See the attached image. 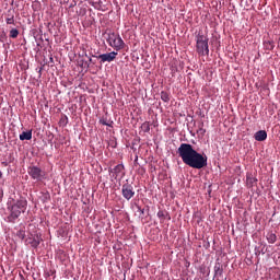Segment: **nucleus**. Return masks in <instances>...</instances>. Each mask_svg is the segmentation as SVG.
<instances>
[{
    "mask_svg": "<svg viewBox=\"0 0 280 280\" xmlns=\"http://www.w3.org/2000/svg\"><path fill=\"white\" fill-rule=\"evenodd\" d=\"M267 241L269 244H275V242H277V234L272 233V232H268L267 233Z\"/></svg>",
    "mask_w": 280,
    "mask_h": 280,
    "instance_id": "nucleus-14",
    "label": "nucleus"
},
{
    "mask_svg": "<svg viewBox=\"0 0 280 280\" xmlns=\"http://www.w3.org/2000/svg\"><path fill=\"white\" fill-rule=\"evenodd\" d=\"M19 237H21V240L25 238V232L24 231H20L19 232Z\"/></svg>",
    "mask_w": 280,
    "mask_h": 280,
    "instance_id": "nucleus-20",
    "label": "nucleus"
},
{
    "mask_svg": "<svg viewBox=\"0 0 280 280\" xmlns=\"http://www.w3.org/2000/svg\"><path fill=\"white\" fill-rule=\"evenodd\" d=\"M10 38H19V30H16V28H12L11 31H10Z\"/></svg>",
    "mask_w": 280,
    "mask_h": 280,
    "instance_id": "nucleus-16",
    "label": "nucleus"
},
{
    "mask_svg": "<svg viewBox=\"0 0 280 280\" xmlns=\"http://www.w3.org/2000/svg\"><path fill=\"white\" fill-rule=\"evenodd\" d=\"M197 51L201 56H209V38L205 35H199L197 37Z\"/></svg>",
    "mask_w": 280,
    "mask_h": 280,
    "instance_id": "nucleus-4",
    "label": "nucleus"
},
{
    "mask_svg": "<svg viewBox=\"0 0 280 280\" xmlns=\"http://www.w3.org/2000/svg\"><path fill=\"white\" fill-rule=\"evenodd\" d=\"M118 52L112 51L96 56L97 60H101V65L104 62H113L117 58Z\"/></svg>",
    "mask_w": 280,
    "mask_h": 280,
    "instance_id": "nucleus-7",
    "label": "nucleus"
},
{
    "mask_svg": "<svg viewBox=\"0 0 280 280\" xmlns=\"http://www.w3.org/2000/svg\"><path fill=\"white\" fill-rule=\"evenodd\" d=\"M255 141H266L268 139V132L266 130H259L254 135Z\"/></svg>",
    "mask_w": 280,
    "mask_h": 280,
    "instance_id": "nucleus-9",
    "label": "nucleus"
},
{
    "mask_svg": "<svg viewBox=\"0 0 280 280\" xmlns=\"http://www.w3.org/2000/svg\"><path fill=\"white\" fill-rule=\"evenodd\" d=\"M105 36L109 47H113L116 51H121L126 47V43H124V39L118 34L105 33Z\"/></svg>",
    "mask_w": 280,
    "mask_h": 280,
    "instance_id": "nucleus-3",
    "label": "nucleus"
},
{
    "mask_svg": "<svg viewBox=\"0 0 280 280\" xmlns=\"http://www.w3.org/2000/svg\"><path fill=\"white\" fill-rule=\"evenodd\" d=\"M31 139H32V130L23 131L20 135V141H31Z\"/></svg>",
    "mask_w": 280,
    "mask_h": 280,
    "instance_id": "nucleus-10",
    "label": "nucleus"
},
{
    "mask_svg": "<svg viewBox=\"0 0 280 280\" xmlns=\"http://www.w3.org/2000/svg\"><path fill=\"white\" fill-rule=\"evenodd\" d=\"M268 45H269L268 49H275V45H272L271 42H268Z\"/></svg>",
    "mask_w": 280,
    "mask_h": 280,
    "instance_id": "nucleus-21",
    "label": "nucleus"
},
{
    "mask_svg": "<svg viewBox=\"0 0 280 280\" xmlns=\"http://www.w3.org/2000/svg\"><path fill=\"white\" fill-rule=\"evenodd\" d=\"M2 176H3V173L0 172V178H2Z\"/></svg>",
    "mask_w": 280,
    "mask_h": 280,
    "instance_id": "nucleus-23",
    "label": "nucleus"
},
{
    "mask_svg": "<svg viewBox=\"0 0 280 280\" xmlns=\"http://www.w3.org/2000/svg\"><path fill=\"white\" fill-rule=\"evenodd\" d=\"M223 272H224V269H222V265L220 262H217L214 265V275H215V277H222Z\"/></svg>",
    "mask_w": 280,
    "mask_h": 280,
    "instance_id": "nucleus-12",
    "label": "nucleus"
},
{
    "mask_svg": "<svg viewBox=\"0 0 280 280\" xmlns=\"http://www.w3.org/2000/svg\"><path fill=\"white\" fill-rule=\"evenodd\" d=\"M142 132H150V122H144L142 125Z\"/></svg>",
    "mask_w": 280,
    "mask_h": 280,
    "instance_id": "nucleus-19",
    "label": "nucleus"
},
{
    "mask_svg": "<svg viewBox=\"0 0 280 280\" xmlns=\"http://www.w3.org/2000/svg\"><path fill=\"white\" fill-rule=\"evenodd\" d=\"M177 154L182 158L183 163L192 170L207 167V155L198 153L189 143H182L177 149Z\"/></svg>",
    "mask_w": 280,
    "mask_h": 280,
    "instance_id": "nucleus-1",
    "label": "nucleus"
},
{
    "mask_svg": "<svg viewBox=\"0 0 280 280\" xmlns=\"http://www.w3.org/2000/svg\"><path fill=\"white\" fill-rule=\"evenodd\" d=\"M28 240H30L28 244H31L33 248H38V246H40V237L34 236L33 238H28Z\"/></svg>",
    "mask_w": 280,
    "mask_h": 280,
    "instance_id": "nucleus-11",
    "label": "nucleus"
},
{
    "mask_svg": "<svg viewBox=\"0 0 280 280\" xmlns=\"http://www.w3.org/2000/svg\"><path fill=\"white\" fill-rule=\"evenodd\" d=\"M92 61H93V59L90 58V62H92Z\"/></svg>",
    "mask_w": 280,
    "mask_h": 280,
    "instance_id": "nucleus-24",
    "label": "nucleus"
},
{
    "mask_svg": "<svg viewBox=\"0 0 280 280\" xmlns=\"http://www.w3.org/2000/svg\"><path fill=\"white\" fill-rule=\"evenodd\" d=\"M138 211H140L141 215H143V213H145V210L141 209V207H138Z\"/></svg>",
    "mask_w": 280,
    "mask_h": 280,
    "instance_id": "nucleus-22",
    "label": "nucleus"
},
{
    "mask_svg": "<svg viewBox=\"0 0 280 280\" xmlns=\"http://www.w3.org/2000/svg\"><path fill=\"white\" fill-rule=\"evenodd\" d=\"M112 174L115 178L120 176V178H124L126 176V173H124V164H118L112 170Z\"/></svg>",
    "mask_w": 280,
    "mask_h": 280,
    "instance_id": "nucleus-8",
    "label": "nucleus"
},
{
    "mask_svg": "<svg viewBox=\"0 0 280 280\" xmlns=\"http://www.w3.org/2000/svg\"><path fill=\"white\" fill-rule=\"evenodd\" d=\"M158 218H159L160 220H167V218H168V220H171L170 213H168L167 211H165V210H160V211L158 212Z\"/></svg>",
    "mask_w": 280,
    "mask_h": 280,
    "instance_id": "nucleus-13",
    "label": "nucleus"
},
{
    "mask_svg": "<svg viewBox=\"0 0 280 280\" xmlns=\"http://www.w3.org/2000/svg\"><path fill=\"white\" fill-rule=\"evenodd\" d=\"M25 209H27V200L20 199L11 207V213L8 217V221L14 224L19 218H21V213H25Z\"/></svg>",
    "mask_w": 280,
    "mask_h": 280,
    "instance_id": "nucleus-2",
    "label": "nucleus"
},
{
    "mask_svg": "<svg viewBox=\"0 0 280 280\" xmlns=\"http://www.w3.org/2000/svg\"><path fill=\"white\" fill-rule=\"evenodd\" d=\"M197 132H199V135L205 136V133L207 132V130L205 129V122H200Z\"/></svg>",
    "mask_w": 280,
    "mask_h": 280,
    "instance_id": "nucleus-17",
    "label": "nucleus"
},
{
    "mask_svg": "<svg viewBox=\"0 0 280 280\" xmlns=\"http://www.w3.org/2000/svg\"><path fill=\"white\" fill-rule=\"evenodd\" d=\"M28 176H31L33 180H43V178H45V171L40 170L38 166H30Z\"/></svg>",
    "mask_w": 280,
    "mask_h": 280,
    "instance_id": "nucleus-5",
    "label": "nucleus"
},
{
    "mask_svg": "<svg viewBox=\"0 0 280 280\" xmlns=\"http://www.w3.org/2000/svg\"><path fill=\"white\" fill-rule=\"evenodd\" d=\"M121 195L125 200H132L135 198V187H132V184H124L121 186Z\"/></svg>",
    "mask_w": 280,
    "mask_h": 280,
    "instance_id": "nucleus-6",
    "label": "nucleus"
},
{
    "mask_svg": "<svg viewBox=\"0 0 280 280\" xmlns=\"http://www.w3.org/2000/svg\"><path fill=\"white\" fill-rule=\"evenodd\" d=\"M161 100L162 102H170V93L165 92V91H162L161 92Z\"/></svg>",
    "mask_w": 280,
    "mask_h": 280,
    "instance_id": "nucleus-15",
    "label": "nucleus"
},
{
    "mask_svg": "<svg viewBox=\"0 0 280 280\" xmlns=\"http://www.w3.org/2000/svg\"><path fill=\"white\" fill-rule=\"evenodd\" d=\"M5 23H7V25H14V15H9L5 19Z\"/></svg>",
    "mask_w": 280,
    "mask_h": 280,
    "instance_id": "nucleus-18",
    "label": "nucleus"
}]
</instances>
